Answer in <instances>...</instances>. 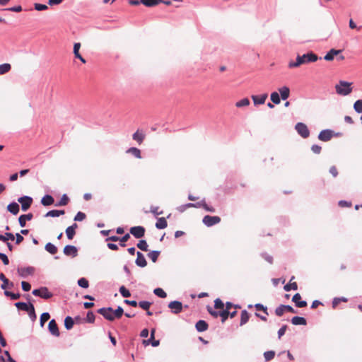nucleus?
I'll return each instance as SVG.
<instances>
[{"label": "nucleus", "mask_w": 362, "mask_h": 362, "mask_svg": "<svg viewBox=\"0 0 362 362\" xmlns=\"http://www.w3.org/2000/svg\"><path fill=\"white\" fill-rule=\"evenodd\" d=\"M197 204L199 205V207H202L206 211L214 213L215 212V209L213 206H209L205 201H202L200 202H198Z\"/></svg>", "instance_id": "nucleus-33"}, {"label": "nucleus", "mask_w": 362, "mask_h": 362, "mask_svg": "<svg viewBox=\"0 0 362 362\" xmlns=\"http://www.w3.org/2000/svg\"><path fill=\"white\" fill-rule=\"evenodd\" d=\"M168 307L172 310V312L175 314L180 313L182 310V303L177 300L170 302L168 305Z\"/></svg>", "instance_id": "nucleus-10"}, {"label": "nucleus", "mask_w": 362, "mask_h": 362, "mask_svg": "<svg viewBox=\"0 0 362 362\" xmlns=\"http://www.w3.org/2000/svg\"><path fill=\"white\" fill-rule=\"evenodd\" d=\"M271 100L272 101V103H274V104H279L280 102H281V100H280V97H279V95L278 93L276 92H273L272 94H271Z\"/></svg>", "instance_id": "nucleus-45"}, {"label": "nucleus", "mask_w": 362, "mask_h": 362, "mask_svg": "<svg viewBox=\"0 0 362 362\" xmlns=\"http://www.w3.org/2000/svg\"><path fill=\"white\" fill-rule=\"evenodd\" d=\"M341 301H344V302H346V299L344 298H334L333 301H332V307L334 308H335L337 305L341 303Z\"/></svg>", "instance_id": "nucleus-63"}, {"label": "nucleus", "mask_w": 362, "mask_h": 362, "mask_svg": "<svg viewBox=\"0 0 362 362\" xmlns=\"http://www.w3.org/2000/svg\"><path fill=\"white\" fill-rule=\"evenodd\" d=\"M129 231L136 238H141L144 236L146 230L143 226H134L130 228Z\"/></svg>", "instance_id": "nucleus-8"}, {"label": "nucleus", "mask_w": 362, "mask_h": 362, "mask_svg": "<svg viewBox=\"0 0 362 362\" xmlns=\"http://www.w3.org/2000/svg\"><path fill=\"white\" fill-rule=\"evenodd\" d=\"M35 9L37 11H44L47 10L48 8V6L45 4H34Z\"/></svg>", "instance_id": "nucleus-59"}, {"label": "nucleus", "mask_w": 362, "mask_h": 362, "mask_svg": "<svg viewBox=\"0 0 362 362\" xmlns=\"http://www.w3.org/2000/svg\"><path fill=\"white\" fill-rule=\"evenodd\" d=\"M127 152L133 154L137 158H141V151L139 148H136V147L129 148L127 150Z\"/></svg>", "instance_id": "nucleus-37"}, {"label": "nucleus", "mask_w": 362, "mask_h": 362, "mask_svg": "<svg viewBox=\"0 0 362 362\" xmlns=\"http://www.w3.org/2000/svg\"><path fill=\"white\" fill-rule=\"evenodd\" d=\"M141 3L148 7H153L159 4L158 0H140Z\"/></svg>", "instance_id": "nucleus-36"}, {"label": "nucleus", "mask_w": 362, "mask_h": 362, "mask_svg": "<svg viewBox=\"0 0 362 362\" xmlns=\"http://www.w3.org/2000/svg\"><path fill=\"white\" fill-rule=\"evenodd\" d=\"M41 203L44 206H49L54 203V198L50 195H45L42 198Z\"/></svg>", "instance_id": "nucleus-28"}, {"label": "nucleus", "mask_w": 362, "mask_h": 362, "mask_svg": "<svg viewBox=\"0 0 362 362\" xmlns=\"http://www.w3.org/2000/svg\"><path fill=\"white\" fill-rule=\"evenodd\" d=\"M207 310L209 313V314L215 318H217L219 316L218 313H220V311H215L210 306H207Z\"/></svg>", "instance_id": "nucleus-60"}, {"label": "nucleus", "mask_w": 362, "mask_h": 362, "mask_svg": "<svg viewBox=\"0 0 362 362\" xmlns=\"http://www.w3.org/2000/svg\"><path fill=\"white\" fill-rule=\"evenodd\" d=\"M284 307H285V305H281L276 308L275 313L277 316H282L286 312V309Z\"/></svg>", "instance_id": "nucleus-54"}, {"label": "nucleus", "mask_w": 362, "mask_h": 362, "mask_svg": "<svg viewBox=\"0 0 362 362\" xmlns=\"http://www.w3.org/2000/svg\"><path fill=\"white\" fill-rule=\"evenodd\" d=\"M98 313L110 321L115 320L113 309L112 308H102L98 310Z\"/></svg>", "instance_id": "nucleus-6"}, {"label": "nucleus", "mask_w": 362, "mask_h": 362, "mask_svg": "<svg viewBox=\"0 0 362 362\" xmlns=\"http://www.w3.org/2000/svg\"><path fill=\"white\" fill-rule=\"evenodd\" d=\"M154 334H155V329H153L151 331L150 339L148 341H144V342H147V343L151 342V344L153 346H158L159 345L160 342L158 340L154 339Z\"/></svg>", "instance_id": "nucleus-32"}, {"label": "nucleus", "mask_w": 362, "mask_h": 362, "mask_svg": "<svg viewBox=\"0 0 362 362\" xmlns=\"http://www.w3.org/2000/svg\"><path fill=\"white\" fill-rule=\"evenodd\" d=\"M218 314L219 316L221 317L222 322H224L229 317V311L226 309L220 310V313Z\"/></svg>", "instance_id": "nucleus-43"}, {"label": "nucleus", "mask_w": 362, "mask_h": 362, "mask_svg": "<svg viewBox=\"0 0 362 362\" xmlns=\"http://www.w3.org/2000/svg\"><path fill=\"white\" fill-rule=\"evenodd\" d=\"M249 318H250L249 313L245 310H243L241 313V317H240V326H243V325L247 323L249 320Z\"/></svg>", "instance_id": "nucleus-31"}, {"label": "nucleus", "mask_w": 362, "mask_h": 362, "mask_svg": "<svg viewBox=\"0 0 362 362\" xmlns=\"http://www.w3.org/2000/svg\"><path fill=\"white\" fill-rule=\"evenodd\" d=\"M4 294L6 296L11 297L12 300H17L21 297L20 293H13L8 291H5Z\"/></svg>", "instance_id": "nucleus-52"}, {"label": "nucleus", "mask_w": 362, "mask_h": 362, "mask_svg": "<svg viewBox=\"0 0 362 362\" xmlns=\"http://www.w3.org/2000/svg\"><path fill=\"white\" fill-rule=\"evenodd\" d=\"M33 216L31 213L28 214H23L20 216L18 218L19 224L21 227H24L25 226L27 221H30L33 218Z\"/></svg>", "instance_id": "nucleus-18"}, {"label": "nucleus", "mask_w": 362, "mask_h": 362, "mask_svg": "<svg viewBox=\"0 0 362 362\" xmlns=\"http://www.w3.org/2000/svg\"><path fill=\"white\" fill-rule=\"evenodd\" d=\"M208 324L206 321L200 320H199L195 325V327L198 332H204L208 329Z\"/></svg>", "instance_id": "nucleus-21"}, {"label": "nucleus", "mask_w": 362, "mask_h": 362, "mask_svg": "<svg viewBox=\"0 0 362 362\" xmlns=\"http://www.w3.org/2000/svg\"><path fill=\"white\" fill-rule=\"evenodd\" d=\"M291 322L294 325H305L306 320L303 317L295 316L291 319Z\"/></svg>", "instance_id": "nucleus-22"}, {"label": "nucleus", "mask_w": 362, "mask_h": 362, "mask_svg": "<svg viewBox=\"0 0 362 362\" xmlns=\"http://www.w3.org/2000/svg\"><path fill=\"white\" fill-rule=\"evenodd\" d=\"M318 59V57L313 53L310 52L308 54H303L302 56L298 55L296 57V61L289 62L288 66L290 69H293L300 66V65L309 62H315Z\"/></svg>", "instance_id": "nucleus-1"}, {"label": "nucleus", "mask_w": 362, "mask_h": 362, "mask_svg": "<svg viewBox=\"0 0 362 362\" xmlns=\"http://www.w3.org/2000/svg\"><path fill=\"white\" fill-rule=\"evenodd\" d=\"M18 202L21 204V209L23 211H27L31 206L33 199L28 196H24L18 199Z\"/></svg>", "instance_id": "nucleus-7"}, {"label": "nucleus", "mask_w": 362, "mask_h": 362, "mask_svg": "<svg viewBox=\"0 0 362 362\" xmlns=\"http://www.w3.org/2000/svg\"><path fill=\"white\" fill-rule=\"evenodd\" d=\"M81 47V43L76 42L74 45V54L76 58L78 59L82 63L85 64L86 62V59L81 55L79 53V49Z\"/></svg>", "instance_id": "nucleus-15"}, {"label": "nucleus", "mask_w": 362, "mask_h": 362, "mask_svg": "<svg viewBox=\"0 0 362 362\" xmlns=\"http://www.w3.org/2000/svg\"><path fill=\"white\" fill-rule=\"evenodd\" d=\"M66 234L69 240H72L76 234V231H74L71 228L68 227L66 229Z\"/></svg>", "instance_id": "nucleus-53"}, {"label": "nucleus", "mask_w": 362, "mask_h": 362, "mask_svg": "<svg viewBox=\"0 0 362 362\" xmlns=\"http://www.w3.org/2000/svg\"><path fill=\"white\" fill-rule=\"evenodd\" d=\"M333 136V132L329 129L322 130L318 135V139L322 141H328Z\"/></svg>", "instance_id": "nucleus-9"}, {"label": "nucleus", "mask_w": 362, "mask_h": 362, "mask_svg": "<svg viewBox=\"0 0 362 362\" xmlns=\"http://www.w3.org/2000/svg\"><path fill=\"white\" fill-rule=\"evenodd\" d=\"M124 310L122 308L118 307L115 311L113 310L115 319V318H120L122 315H123Z\"/></svg>", "instance_id": "nucleus-56"}, {"label": "nucleus", "mask_w": 362, "mask_h": 362, "mask_svg": "<svg viewBox=\"0 0 362 362\" xmlns=\"http://www.w3.org/2000/svg\"><path fill=\"white\" fill-rule=\"evenodd\" d=\"M168 226L167 221L165 218H159L156 223V227L158 229H164Z\"/></svg>", "instance_id": "nucleus-26"}, {"label": "nucleus", "mask_w": 362, "mask_h": 362, "mask_svg": "<svg viewBox=\"0 0 362 362\" xmlns=\"http://www.w3.org/2000/svg\"><path fill=\"white\" fill-rule=\"evenodd\" d=\"M50 317V315L48 313H44L41 315L40 316V325L42 327L44 326L45 323L48 321V320L49 319Z\"/></svg>", "instance_id": "nucleus-47"}, {"label": "nucleus", "mask_w": 362, "mask_h": 362, "mask_svg": "<svg viewBox=\"0 0 362 362\" xmlns=\"http://www.w3.org/2000/svg\"><path fill=\"white\" fill-rule=\"evenodd\" d=\"M150 211L156 216L163 214V211H159L158 206H151Z\"/></svg>", "instance_id": "nucleus-61"}, {"label": "nucleus", "mask_w": 362, "mask_h": 362, "mask_svg": "<svg viewBox=\"0 0 362 362\" xmlns=\"http://www.w3.org/2000/svg\"><path fill=\"white\" fill-rule=\"evenodd\" d=\"M11 69L10 64L5 63L0 65V75L8 73Z\"/></svg>", "instance_id": "nucleus-35"}, {"label": "nucleus", "mask_w": 362, "mask_h": 362, "mask_svg": "<svg viewBox=\"0 0 362 362\" xmlns=\"http://www.w3.org/2000/svg\"><path fill=\"white\" fill-rule=\"evenodd\" d=\"M275 352L274 351H268L264 353V356L266 361H269L274 358Z\"/></svg>", "instance_id": "nucleus-48"}, {"label": "nucleus", "mask_w": 362, "mask_h": 362, "mask_svg": "<svg viewBox=\"0 0 362 362\" xmlns=\"http://www.w3.org/2000/svg\"><path fill=\"white\" fill-rule=\"evenodd\" d=\"M65 211L64 210H51L48 211L46 214V217H58L61 215H64Z\"/></svg>", "instance_id": "nucleus-25"}, {"label": "nucleus", "mask_w": 362, "mask_h": 362, "mask_svg": "<svg viewBox=\"0 0 362 362\" xmlns=\"http://www.w3.org/2000/svg\"><path fill=\"white\" fill-rule=\"evenodd\" d=\"M351 83L340 81L339 84L335 86L336 92L341 95H347L352 92Z\"/></svg>", "instance_id": "nucleus-2"}, {"label": "nucleus", "mask_w": 362, "mask_h": 362, "mask_svg": "<svg viewBox=\"0 0 362 362\" xmlns=\"http://www.w3.org/2000/svg\"><path fill=\"white\" fill-rule=\"evenodd\" d=\"M34 270L35 269L33 267H29L23 268V269H18V272L21 276H25L28 274H33L34 272Z\"/></svg>", "instance_id": "nucleus-27"}, {"label": "nucleus", "mask_w": 362, "mask_h": 362, "mask_svg": "<svg viewBox=\"0 0 362 362\" xmlns=\"http://www.w3.org/2000/svg\"><path fill=\"white\" fill-rule=\"evenodd\" d=\"M95 320V315L93 312L89 311L87 313L86 321L90 323H93Z\"/></svg>", "instance_id": "nucleus-64"}, {"label": "nucleus", "mask_w": 362, "mask_h": 362, "mask_svg": "<svg viewBox=\"0 0 362 362\" xmlns=\"http://www.w3.org/2000/svg\"><path fill=\"white\" fill-rule=\"evenodd\" d=\"M282 100H286L290 95V89L287 86H283L279 89Z\"/></svg>", "instance_id": "nucleus-24"}, {"label": "nucleus", "mask_w": 362, "mask_h": 362, "mask_svg": "<svg viewBox=\"0 0 362 362\" xmlns=\"http://www.w3.org/2000/svg\"><path fill=\"white\" fill-rule=\"evenodd\" d=\"M267 94L264 93L260 95H252V99L255 105H262L265 103L267 98Z\"/></svg>", "instance_id": "nucleus-13"}, {"label": "nucleus", "mask_w": 362, "mask_h": 362, "mask_svg": "<svg viewBox=\"0 0 362 362\" xmlns=\"http://www.w3.org/2000/svg\"><path fill=\"white\" fill-rule=\"evenodd\" d=\"M202 222L206 226L211 227L221 222V218L217 216H211L206 215L203 218Z\"/></svg>", "instance_id": "nucleus-5"}, {"label": "nucleus", "mask_w": 362, "mask_h": 362, "mask_svg": "<svg viewBox=\"0 0 362 362\" xmlns=\"http://www.w3.org/2000/svg\"><path fill=\"white\" fill-rule=\"evenodd\" d=\"M132 138L135 140L139 144H141L145 139V134L142 131L137 130L133 135Z\"/></svg>", "instance_id": "nucleus-19"}, {"label": "nucleus", "mask_w": 362, "mask_h": 362, "mask_svg": "<svg viewBox=\"0 0 362 362\" xmlns=\"http://www.w3.org/2000/svg\"><path fill=\"white\" fill-rule=\"evenodd\" d=\"M28 313V315L32 320H35L36 319V314L35 312V308L32 303H30V308H29Z\"/></svg>", "instance_id": "nucleus-49"}, {"label": "nucleus", "mask_w": 362, "mask_h": 362, "mask_svg": "<svg viewBox=\"0 0 362 362\" xmlns=\"http://www.w3.org/2000/svg\"><path fill=\"white\" fill-rule=\"evenodd\" d=\"M153 293L160 298H165L167 296L166 293L160 288H155Z\"/></svg>", "instance_id": "nucleus-46"}, {"label": "nucleus", "mask_w": 362, "mask_h": 362, "mask_svg": "<svg viewBox=\"0 0 362 362\" xmlns=\"http://www.w3.org/2000/svg\"><path fill=\"white\" fill-rule=\"evenodd\" d=\"M45 250L52 255H55L58 251L57 247L51 243L45 245Z\"/></svg>", "instance_id": "nucleus-30"}, {"label": "nucleus", "mask_w": 362, "mask_h": 362, "mask_svg": "<svg viewBox=\"0 0 362 362\" xmlns=\"http://www.w3.org/2000/svg\"><path fill=\"white\" fill-rule=\"evenodd\" d=\"M301 296L299 293H296L292 298V300L296 303V305L298 308H304L307 305L306 301L300 300Z\"/></svg>", "instance_id": "nucleus-16"}, {"label": "nucleus", "mask_w": 362, "mask_h": 362, "mask_svg": "<svg viewBox=\"0 0 362 362\" xmlns=\"http://www.w3.org/2000/svg\"><path fill=\"white\" fill-rule=\"evenodd\" d=\"M137 247L141 250L142 251L147 252L148 250V244L145 240H141L139 241L137 244Z\"/></svg>", "instance_id": "nucleus-41"}, {"label": "nucleus", "mask_w": 362, "mask_h": 362, "mask_svg": "<svg viewBox=\"0 0 362 362\" xmlns=\"http://www.w3.org/2000/svg\"><path fill=\"white\" fill-rule=\"evenodd\" d=\"M160 255L159 251H151L148 254V257L152 260L153 262H156Z\"/></svg>", "instance_id": "nucleus-42"}, {"label": "nucleus", "mask_w": 362, "mask_h": 362, "mask_svg": "<svg viewBox=\"0 0 362 362\" xmlns=\"http://www.w3.org/2000/svg\"><path fill=\"white\" fill-rule=\"evenodd\" d=\"M64 253L66 256L76 257L78 254L77 248L74 245H66L64 248Z\"/></svg>", "instance_id": "nucleus-11"}, {"label": "nucleus", "mask_w": 362, "mask_h": 362, "mask_svg": "<svg viewBox=\"0 0 362 362\" xmlns=\"http://www.w3.org/2000/svg\"><path fill=\"white\" fill-rule=\"evenodd\" d=\"M16 307L19 310H22L28 312L30 308V304H27L23 302H18L15 304Z\"/></svg>", "instance_id": "nucleus-39"}, {"label": "nucleus", "mask_w": 362, "mask_h": 362, "mask_svg": "<svg viewBox=\"0 0 362 362\" xmlns=\"http://www.w3.org/2000/svg\"><path fill=\"white\" fill-rule=\"evenodd\" d=\"M74 322L71 317L67 316L64 320V326L66 329H71L74 326Z\"/></svg>", "instance_id": "nucleus-34"}, {"label": "nucleus", "mask_w": 362, "mask_h": 362, "mask_svg": "<svg viewBox=\"0 0 362 362\" xmlns=\"http://www.w3.org/2000/svg\"><path fill=\"white\" fill-rule=\"evenodd\" d=\"M257 310L263 311L266 315H268L267 307L264 306L260 303H257L255 305Z\"/></svg>", "instance_id": "nucleus-62"}, {"label": "nucleus", "mask_w": 362, "mask_h": 362, "mask_svg": "<svg viewBox=\"0 0 362 362\" xmlns=\"http://www.w3.org/2000/svg\"><path fill=\"white\" fill-rule=\"evenodd\" d=\"M295 129L303 139H306L310 136V131L307 125L303 122H298L295 126Z\"/></svg>", "instance_id": "nucleus-3"}, {"label": "nucleus", "mask_w": 362, "mask_h": 362, "mask_svg": "<svg viewBox=\"0 0 362 362\" xmlns=\"http://www.w3.org/2000/svg\"><path fill=\"white\" fill-rule=\"evenodd\" d=\"M33 294L35 296H40L44 299H49L53 296L47 287H41L39 289H35L33 291Z\"/></svg>", "instance_id": "nucleus-4"}, {"label": "nucleus", "mask_w": 362, "mask_h": 362, "mask_svg": "<svg viewBox=\"0 0 362 362\" xmlns=\"http://www.w3.org/2000/svg\"><path fill=\"white\" fill-rule=\"evenodd\" d=\"M136 255H137V257L136 259V265L139 267H146L147 264V262H146V260L144 255L140 252H137Z\"/></svg>", "instance_id": "nucleus-17"}, {"label": "nucleus", "mask_w": 362, "mask_h": 362, "mask_svg": "<svg viewBox=\"0 0 362 362\" xmlns=\"http://www.w3.org/2000/svg\"><path fill=\"white\" fill-rule=\"evenodd\" d=\"M151 305V303L148 301H140L139 303V307L145 310H149Z\"/></svg>", "instance_id": "nucleus-57"}, {"label": "nucleus", "mask_w": 362, "mask_h": 362, "mask_svg": "<svg viewBox=\"0 0 362 362\" xmlns=\"http://www.w3.org/2000/svg\"><path fill=\"white\" fill-rule=\"evenodd\" d=\"M354 109L358 113H362V99L356 100L354 104Z\"/></svg>", "instance_id": "nucleus-40"}, {"label": "nucleus", "mask_w": 362, "mask_h": 362, "mask_svg": "<svg viewBox=\"0 0 362 362\" xmlns=\"http://www.w3.org/2000/svg\"><path fill=\"white\" fill-rule=\"evenodd\" d=\"M7 209L13 215H16L19 212V205L16 202L11 203L7 206Z\"/></svg>", "instance_id": "nucleus-23"}, {"label": "nucleus", "mask_w": 362, "mask_h": 362, "mask_svg": "<svg viewBox=\"0 0 362 362\" xmlns=\"http://www.w3.org/2000/svg\"><path fill=\"white\" fill-rule=\"evenodd\" d=\"M0 280L2 281L3 284L1 286V288L4 290L6 289L9 286L11 287L13 286L12 282H9V280L5 276L3 273L0 274Z\"/></svg>", "instance_id": "nucleus-20"}, {"label": "nucleus", "mask_w": 362, "mask_h": 362, "mask_svg": "<svg viewBox=\"0 0 362 362\" xmlns=\"http://www.w3.org/2000/svg\"><path fill=\"white\" fill-rule=\"evenodd\" d=\"M78 286H80L81 287L84 288H88L89 286L88 281L85 278H81L78 281Z\"/></svg>", "instance_id": "nucleus-51"}, {"label": "nucleus", "mask_w": 362, "mask_h": 362, "mask_svg": "<svg viewBox=\"0 0 362 362\" xmlns=\"http://www.w3.org/2000/svg\"><path fill=\"white\" fill-rule=\"evenodd\" d=\"M341 52V49H332L324 57V59L328 62L332 61L334 57L339 55Z\"/></svg>", "instance_id": "nucleus-14"}, {"label": "nucleus", "mask_w": 362, "mask_h": 362, "mask_svg": "<svg viewBox=\"0 0 362 362\" xmlns=\"http://www.w3.org/2000/svg\"><path fill=\"white\" fill-rule=\"evenodd\" d=\"M69 197H67L66 194H64L62 198H61V200L59 201V202L57 204V206H66L68 202H69Z\"/></svg>", "instance_id": "nucleus-55"}, {"label": "nucleus", "mask_w": 362, "mask_h": 362, "mask_svg": "<svg viewBox=\"0 0 362 362\" xmlns=\"http://www.w3.org/2000/svg\"><path fill=\"white\" fill-rule=\"evenodd\" d=\"M295 279L294 276H292L289 284L284 286V290L286 291H288L290 290H297L298 289V285L296 282H292V281Z\"/></svg>", "instance_id": "nucleus-29"}, {"label": "nucleus", "mask_w": 362, "mask_h": 362, "mask_svg": "<svg viewBox=\"0 0 362 362\" xmlns=\"http://www.w3.org/2000/svg\"><path fill=\"white\" fill-rule=\"evenodd\" d=\"M48 329L52 334H53L56 337L59 336V331L58 329V326L54 320H52L51 321H49V325H48Z\"/></svg>", "instance_id": "nucleus-12"}, {"label": "nucleus", "mask_w": 362, "mask_h": 362, "mask_svg": "<svg viewBox=\"0 0 362 362\" xmlns=\"http://www.w3.org/2000/svg\"><path fill=\"white\" fill-rule=\"evenodd\" d=\"M214 308L221 310L224 309V303L220 298H216L214 300Z\"/></svg>", "instance_id": "nucleus-44"}, {"label": "nucleus", "mask_w": 362, "mask_h": 362, "mask_svg": "<svg viewBox=\"0 0 362 362\" xmlns=\"http://www.w3.org/2000/svg\"><path fill=\"white\" fill-rule=\"evenodd\" d=\"M250 102L249 99L247 98H245L238 101L235 103V106L237 107H243L248 106L250 105Z\"/></svg>", "instance_id": "nucleus-38"}, {"label": "nucleus", "mask_w": 362, "mask_h": 362, "mask_svg": "<svg viewBox=\"0 0 362 362\" xmlns=\"http://www.w3.org/2000/svg\"><path fill=\"white\" fill-rule=\"evenodd\" d=\"M119 293L124 298H127L131 296L129 291L128 289H127L124 286H122L119 288Z\"/></svg>", "instance_id": "nucleus-50"}, {"label": "nucleus", "mask_w": 362, "mask_h": 362, "mask_svg": "<svg viewBox=\"0 0 362 362\" xmlns=\"http://www.w3.org/2000/svg\"><path fill=\"white\" fill-rule=\"evenodd\" d=\"M86 216L84 213L79 211L76 214L74 217V221H82L86 218Z\"/></svg>", "instance_id": "nucleus-58"}]
</instances>
